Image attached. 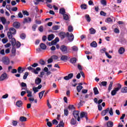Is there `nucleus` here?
Returning a JSON list of instances; mask_svg holds the SVG:
<instances>
[{
  "label": "nucleus",
  "instance_id": "f257e3e1",
  "mask_svg": "<svg viewBox=\"0 0 127 127\" xmlns=\"http://www.w3.org/2000/svg\"><path fill=\"white\" fill-rule=\"evenodd\" d=\"M28 70L29 71H32L33 73H34V74H38L39 72V71L41 70V68L39 67H37L36 69L33 68L31 66H29L27 67Z\"/></svg>",
  "mask_w": 127,
  "mask_h": 127
},
{
  "label": "nucleus",
  "instance_id": "f03ea898",
  "mask_svg": "<svg viewBox=\"0 0 127 127\" xmlns=\"http://www.w3.org/2000/svg\"><path fill=\"white\" fill-rule=\"evenodd\" d=\"M122 88V84L118 83V87L115 88L113 90L111 91L112 96H115L117 94V92H119L120 89Z\"/></svg>",
  "mask_w": 127,
  "mask_h": 127
},
{
  "label": "nucleus",
  "instance_id": "7ed1b4c3",
  "mask_svg": "<svg viewBox=\"0 0 127 127\" xmlns=\"http://www.w3.org/2000/svg\"><path fill=\"white\" fill-rule=\"evenodd\" d=\"M79 114L80 112H79V111H74L73 112V116L74 118H75V120H77V118L78 122H80V116H79Z\"/></svg>",
  "mask_w": 127,
  "mask_h": 127
},
{
  "label": "nucleus",
  "instance_id": "20e7f679",
  "mask_svg": "<svg viewBox=\"0 0 127 127\" xmlns=\"http://www.w3.org/2000/svg\"><path fill=\"white\" fill-rule=\"evenodd\" d=\"M60 50L64 54H67V53H68V48L64 45H63L60 47Z\"/></svg>",
  "mask_w": 127,
  "mask_h": 127
},
{
  "label": "nucleus",
  "instance_id": "39448f33",
  "mask_svg": "<svg viewBox=\"0 0 127 127\" xmlns=\"http://www.w3.org/2000/svg\"><path fill=\"white\" fill-rule=\"evenodd\" d=\"M66 37L69 41L72 42L74 40V35L72 33H66Z\"/></svg>",
  "mask_w": 127,
  "mask_h": 127
},
{
  "label": "nucleus",
  "instance_id": "423d86ee",
  "mask_svg": "<svg viewBox=\"0 0 127 127\" xmlns=\"http://www.w3.org/2000/svg\"><path fill=\"white\" fill-rule=\"evenodd\" d=\"M80 119H83V118H85L86 121H88V113L85 112H82L80 114Z\"/></svg>",
  "mask_w": 127,
  "mask_h": 127
},
{
  "label": "nucleus",
  "instance_id": "0eeeda50",
  "mask_svg": "<svg viewBox=\"0 0 127 127\" xmlns=\"http://www.w3.org/2000/svg\"><path fill=\"white\" fill-rule=\"evenodd\" d=\"M2 62L3 63V64H4V65H8L9 64V63H10L9 59H8V58H6V57L3 58Z\"/></svg>",
  "mask_w": 127,
  "mask_h": 127
},
{
  "label": "nucleus",
  "instance_id": "6e6552de",
  "mask_svg": "<svg viewBox=\"0 0 127 127\" xmlns=\"http://www.w3.org/2000/svg\"><path fill=\"white\" fill-rule=\"evenodd\" d=\"M6 79H8V76H7L6 73H2L0 76V81H4Z\"/></svg>",
  "mask_w": 127,
  "mask_h": 127
},
{
  "label": "nucleus",
  "instance_id": "1a4fd4ad",
  "mask_svg": "<svg viewBox=\"0 0 127 127\" xmlns=\"http://www.w3.org/2000/svg\"><path fill=\"white\" fill-rule=\"evenodd\" d=\"M74 76V74L73 73H69L67 76H65L64 77V80L66 81H68V80H70V79H72Z\"/></svg>",
  "mask_w": 127,
  "mask_h": 127
},
{
  "label": "nucleus",
  "instance_id": "9d476101",
  "mask_svg": "<svg viewBox=\"0 0 127 127\" xmlns=\"http://www.w3.org/2000/svg\"><path fill=\"white\" fill-rule=\"evenodd\" d=\"M59 36L61 39H64L66 36V34L64 32H61L59 34Z\"/></svg>",
  "mask_w": 127,
  "mask_h": 127
},
{
  "label": "nucleus",
  "instance_id": "9b49d317",
  "mask_svg": "<svg viewBox=\"0 0 127 127\" xmlns=\"http://www.w3.org/2000/svg\"><path fill=\"white\" fill-rule=\"evenodd\" d=\"M13 26L14 28L18 29L20 27V23L18 22H14L13 23Z\"/></svg>",
  "mask_w": 127,
  "mask_h": 127
},
{
  "label": "nucleus",
  "instance_id": "f8f14e48",
  "mask_svg": "<svg viewBox=\"0 0 127 127\" xmlns=\"http://www.w3.org/2000/svg\"><path fill=\"white\" fill-rule=\"evenodd\" d=\"M109 111H110V108H107L106 109L102 111V112H101V115L102 116H106V115H107V114H108V113H109Z\"/></svg>",
  "mask_w": 127,
  "mask_h": 127
},
{
  "label": "nucleus",
  "instance_id": "ddd939ff",
  "mask_svg": "<svg viewBox=\"0 0 127 127\" xmlns=\"http://www.w3.org/2000/svg\"><path fill=\"white\" fill-rule=\"evenodd\" d=\"M42 81L41 78L37 77L35 80V84H36V85H39L41 83Z\"/></svg>",
  "mask_w": 127,
  "mask_h": 127
},
{
  "label": "nucleus",
  "instance_id": "4468645a",
  "mask_svg": "<svg viewBox=\"0 0 127 127\" xmlns=\"http://www.w3.org/2000/svg\"><path fill=\"white\" fill-rule=\"evenodd\" d=\"M126 51V49L124 47H121L120 48L118 52L119 54L121 55H123L124 53H125V52Z\"/></svg>",
  "mask_w": 127,
  "mask_h": 127
},
{
  "label": "nucleus",
  "instance_id": "2eb2a0df",
  "mask_svg": "<svg viewBox=\"0 0 127 127\" xmlns=\"http://www.w3.org/2000/svg\"><path fill=\"white\" fill-rule=\"evenodd\" d=\"M61 61H64V62H66L67 60H68V56L66 55H63L61 58Z\"/></svg>",
  "mask_w": 127,
  "mask_h": 127
},
{
  "label": "nucleus",
  "instance_id": "dca6fc26",
  "mask_svg": "<svg viewBox=\"0 0 127 127\" xmlns=\"http://www.w3.org/2000/svg\"><path fill=\"white\" fill-rule=\"evenodd\" d=\"M23 22V23H28L29 22H31V18H30L29 17L25 18Z\"/></svg>",
  "mask_w": 127,
  "mask_h": 127
},
{
  "label": "nucleus",
  "instance_id": "f3484780",
  "mask_svg": "<svg viewBox=\"0 0 127 127\" xmlns=\"http://www.w3.org/2000/svg\"><path fill=\"white\" fill-rule=\"evenodd\" d=\"M9 32L13 34V35H14V34H16V30L14 28H10Z\"/></svg>",
  "mask_w": 127,
  "mask_h": 127
},
{
  "label": "nucleus",
  "instance_id": "a211bd4d",
  "mask_svg": "<svg viewBox=\"0 0 127 127\" xmlns=\"http://www.w3.org/2000/svg\"><path fill=\"white\" fill-rule=\"evenodd\" d=\"M19 121L22 122H26L27 121V118L24 116H21L20 117Z\"/></svg>",
  "mask_w": 127,
  "mask_h": 127
},
{
  "label": "nucleus",
  "instance_id": "6ab92c4d",
  "mask_svg": "<svg viewBox=\"0 0 127 127\" xmlns=\"http://www.w3.org/2000/svg\"><path fill=\"white\" fill-rule=\"evenodd\" d=\"M11 52L12 54H13L12 56H15V53H16V49H15L14 47H12Z\"/></svg>",
  "mask_w": 127,
  "mask_h": 127
},
{
  "label": "nucleus",
  "instance_id": "aec40b11",
  "mask_svg": "<svg viewBox=\"0 0 127 127\" xmlns=\"http://www.w3.org/2000/svg\"><path fill=\"white\" fill-rule=\"evenodd\" d=\"M107 127H114V122L112 121H108L107 123Z\"/></svg>",
  "mask_w": 127,
  "mask_h": 127
},
{
  "label": "nucleus",
  "instance_id": "412c9836",
  "mask_svg": "<svg viewBox=\"0 0 127 127\" xmlns=\"http://www.w3.org/2000/svg\"><path fill=\"white\" fill-rule=\"evenodd\" d=\"M16 105L17 107H18L19 108H20L22 106V101L20 100H18L16 102Z\"/></svg>",
  "mask_w": 127,
  "mask_h": 127
},
{
  "label": "nucleus",
  "instance_id": "4be33fe9",
  "mask_svg": "<svg viewBox=\"0 0 127 127\" xmlns=\"http://www.w3.org/2000/svg\"><path fill=\"white\" fill-rule=\"evenodd\" d=\"M90 46L91 47H94V48H96V47L98 46V44L97 43V42H96V41H93L90 44Z\"/></svg>",
  "mask_w": 127,
  "mask_h": 127
},
{
  "label": "nucleus",
  "instance_id": "5701e85b",
  "mask_svg": "<svg viewBox=\"0 0 127 127\" xmlns=\"http://www.w3.org/2000/svg\"><path fill=\"white\" fill-rule=\"evenodd\" d=\"M70 62L72 64H75L77 62V59L76 58H73L70 59Z\"/></svg>",
  "mask_w": 127,
  "mask_h": 127
},
{
  "label": "nucleus",
  "instance_id": "b1692460",
  "mask_svg": "<svg viewBox=\"0 0 127 127\" xmlns=\"http://www.w3.org/2000/svg\"><path fill=\"white\" fill-rule=\"evenodd\" d=\"M17 71L18 73H19V74H21V73H23V72L24 71V69L22 68V67H21V66H19L18 67Z\"/></svg>",
  "mask_w": 127,
  "mask_h": 127
},
{
  "label": "nucleus",
  "instance_id": "393cba45",
  "mask_svg": "<svg viewBox=\"0 0 127 127\" xmlns=\"http://www.w3.org/2000/svg\"><path fill=\"white\" fill-rule=\"evenodd\" d=\"M40 47L41 49H42L43 50H45L47 47L44 43H41L40 45Z\"/></svg>",
  "mask_w": 127,
  "mask_h": 127
},
{
  "label": "nucleus",
  "instance_id": "a878e982",
  "mask_svg": "<svg viewBox=\"0 0 127 127\" xmlns=\"http://www.w3.org/2000/svg\"><path fill=\"white\" fill-rule=\"evenodd\" d=\"M11 45L13 47H14V46L15 45V44H16V40H15V38H13L12 39H11Z\"/></svg>",
  "mask_w": 127,
  "mask_h": 127
},
{
  "label": "nucleus",
  "instance_id": "bb28decb",
  "mask_svg": "<svg viewBox=\"0 0 127 127\" xmlns=\"http://www.w3.org/2000/svg\"><path fill=\"white\" fill-rule=\"evenodd\" d=\"M93 92H94V95H98L100 93L97 87L93 88Z\"/></svg>",
  "mask_w": 127,
  "mask_h": 127
},
{
  "label": "nucleus",
  "instance_id": "cd10ccee",
  "mask_svg": "<svg viewBox=\"0 0 127 127\" xmlns=\"http://www.w3.org/2000/svg\"><path fill=\"white\" fill-rule=\"evenodd\" d=\"M59 12L61 13V14H63V15L66 13V11H65V9H64V8L60 9Z\"/></svg>",
  "mask_w": 127,
  "mask_h": 127
},
{
  "label": "nucleus",
  "instance_id": "c85d7f7f",
  "mask_svg": "<svg viewBox=\"0 0 127 127\" xmlns=\"http://www.w3.org/2000/svg\"><path fill=\"white\" fill-rule=\"evenodd\" d=\"M54 38V35L53 34L49 35L48 36V41H51Z\"/></svg>",
  "mask_w": 127,
  "mask_h": 127
},
{
  "label": "nucleus",
  "instance_id": "c756f323",
  "mask_svg": "<svg viewBox=\"0 0 127 127\" xmlns=\"http://www.w3.org/2000/svg\"><path fill=\"white\" fill-rule=\"evenodd\" d=\"M105 22L107 23H112L113 22V19L111 17H108L105 20Z\"/></svg>",
  "mask_w": 127,
  "mask_h": 127
},
{
  "label": "nucleus",
  "instance_id": "7c9ffc66",
  "mask_svg": "<svg viewBox=\"0 0 127 127\" xmlns=\"http://www.w3.org/2000/svg\"><path fill=\"white\" fill-rule=\"evenodd\" d=\"M44 93H45V90L42 91L41 92L39 93V97L40 99H42L43 95H44Z\"/></svg>",
  "mask_w": 127,
  "mask_h": 127
},
{
  "label": "nucleus",
  "instance_id": "2f4dec72",
  "mask_svg": "<svg viewBox=\"0 0 127 127\" xmlns=\"http://www.w3.org/2000/svg\"><path fill=\"white\" fill-rule=\"evenodd\" d=\"M113 84H114V82L111 81L108 87L109 92H111V90H112V87H113Z\"/></svg>",
  "mask_w": 127,
  "mask_h": 127
},
{
  "label": "nucleus",
  "instance_id": "473e14b6",
  "mask_svg": "<svg viewBox=\"0 0 127 127\" xmlns=\"http://www.w3.org/2000/svg\"><path fill=\"white\" fill-rule=\"evenodd\" d=\"M85 17L88 22H91V17H90V15H89L88 14H86L85 15Z\"/></svg>",
  "mask_w": 127,
  "mask_h": 127
},
{
  "label": "nucleus",
  "instance_id": "72a5a7b5",
  "mask_svg": "<svg viewBox=\"0 0 127 127\" xmlns=\"http://www.w3.org/2000/svg\"><path fill=\"white\" fill-rule=\"evenodd\" d=\"M83 89V86L81 85H78L76 87V90L78 93H80L81 92V90Z\"/></svg>",
  "mask_w": 127,
  "mask_h": 127
},
{
  "label": "nucleus",
  "instance_id": "f704fd0d",
  "mask_svg": "<svg viewBox=\"0 0 127 127\" xmlns=\"http://www.w3.org/2000/svg\"><path fill=\"white\" fill-rule=\"evenodd\" d=\"M108 84V82L107 81H102L101 83L99 84L100 86L102 87V86H103L104 87H106Z\"/></svg>",
  "mask_w": 127,
  "mask_h": 127
},
{
  "label": "nucleus",
  "instance_id": "c9c22d12",
  "mask_svg": "<svg viewBox=\"0 0 127 127\" xmlns=\"http://www.w3.org/2000/svg\"><path fill=\"white\" fill-rule=\"evenodd\" d=\"M90 34H95L96 33V30L93 28L89 29Z\"/></svg>",
  "mask_w": 127,
  "mask_h": 127
},
{
  "label": "nucleus",
  "instance_id": "e433bc0d",
  "mask_svg": "<svg viewBox=\"0 0 127 127\" xmlns=\"http://www.w3.org/2000/svg\"><path fill=\"white\" fill-rule=\"evenodd\" d=\"M12 35H13V34L10 33V32H8L7 33V35L9 39H12V38H12Z\"/></svg>",
  "mask_w": 127,
  "mask_h": 127
},
{
  "label": "nucleus",
  "instance_id": "4c0bfd02",
  "mask_svg": "<svg viewBox=\"0 0 127 127\" xmlns=\"http://www.w3.org/2000/svg\"><path fill=\"white\" fill-rule=\"evenodd\" d=\"M77 119H74V118H72L70 121V124L72 125L73 126L75 125L76 123H77Z\"/></svg>",
  "mask_w": 127,
  "mask_h": 127
},
{
  "label": "nucleus",
  "instance_id": "58836bf2",
  "mask_svg": "<svg viewBox=\"0 0 127 127\" xmlns=\"http://www.w3.org/2000/svg\"><path fill=\"white\" fill-rule=\"evenodd\" d=\"M0 20L2 23V24H5V23L6 22V19H5V18L3 17H1L0 18Z\"/></svg>",
  "mask_w": 127,
  "mask_h": 127
},
{
  "label": "nucleus",
  "instance_id": "ea45409f",
  "mask_svg": "<svg viewBox=\"0 0 127 127\" xmlns=\"http://www.w3.org/2000/svg\"><path fill=\"white\" fill-rule=\"evenodd\" d=\"M27 94V96L29 97H32V92L30 91V90H27L26 92Z\"/></svg>",
  "mask_w": 127,
  "mask_h": 127
},
{
  "label": "nucleus",
  "instance_id": "a19ab883",
  "mask_svg": "<svg viewBox=\"0 0 127 127\" xmlns=\"http://www.w3.org/2000/svg\"><path fill=\"white\" fill-rule=\"evenodd\" d=\"M121 93H127V87H124L121 89Z\"/></svg>",
  "mask_w": 127,
  "mask_h": 127
},
{
  "label": "nucleus",
  "instance_id": "79ce46f5",
  "mask_svg": "<svg viewBox=\"0 0 127 127\" xmlns=\"http://www.w3.org/2000/svg\"><path fill=\"white\" fill-rule=\"evenodd\" d=\"M56 127H64V123H63V121H61Z\"/></svg>",
  "mask_w": 127,
  "mask_h": 127
},
{
  "label": "nucleus",
  "instance_id": "37998d69",
  "mask_svg": "<svg viewBox=\"0 0 127 127\" xmlns=\"http://www.w3.org/2000/svg\"><path fill=\"white\" fill-rule=\"evenodd\" d=\"M59 28H60V27L57 25L54 26L52 27L53 30H58V29H59Z\"/></svg>",
  "mask_w": 127,
  "mask_h": 127
},
{
  "label": "nucleus",
  "instance_id": "c03bdc74",
  "mask_svg": "<svg viewBox=\"0 0 127 127\" xmlns=\"http://www.w3.org/2000/svg\"><path fill=\"white\" fill-rule=\"evenodd\" d=\"M20 37L21 39H25V38H26V35H25V34L24 33L21 34L20 35Z\"/></svg>",
  "mask_w": 127,
  "mask_h": 127
},
{
  "label": "nucleus",
  "instance_id": "a18cd8bd",
  "mask_svg": "<svg viewBox=\"0 0 127 127\" xmlns=\"http://www.w3.org/2000/svg\"><path fill=\"white\" fill-rule=\"evenodd\" d=\"M120 8V6H117L116 4L114 5V6L113 7V11H117L118 9Z\"/></svg>",
  "mask_w": 127,
  "mask_h": 127
},
{
  "label": "nucleus",
  "instance_id": "49530a36",
  "mask_svg": "<svg viewBox=\"0 0 127 127\" xmlns=\"http://www.w3.org/2000/svg\"><path fill=\"white\" fill-rule=\"evenodd\" d=\"M71 49L72 51H74V52L78 51V47L76 46H74L72 47Z\"/></svg>",
  "mask_w": 127,
  "mask_h": 127
},
{
  "label": "nucleus",
  "instance_id": "de8ad7c7",
  "mask_svg": "<svg viewBox=\"0 0 127 127\" xmlns=\"http://www.w3.org/2000/svg\"><path fill=\"white\" fill-rule=\"evenodd\" d=\"M80 7L81 9H87V4H83L81 5Z\"/></svg>",
  "mask_w": 127,
  "mask_h": 127
},
{
  "label": "nucleus",
  "instance_id": "09e8293b",
  "mask_svg": "<svg viewBox=\"0 0 127 127\" xmlns=\"http://www.w3.org/2000/svg\"><path fill=\"white\" fill-rule=\"evenodd\" d=\"M28 75H29L28 72H25L24 75H23V79L24 80H26V79L27 78V76H28Z\"/></svg>",
  "mask_w": 127,
  "mask_h": 127
},
{
  "label": "nucleus",
  "instance_id": "8fccbe9b",
  "mask_svg": "<svg viewBox=\"0 0 127 127\" xmlns=\"http://www.w3.org/2000/svg\"><path fill=\"white\" fill-rule=\"evenodd\" d=\"M64 20H69V16L66 14H64Z\"/></svg>",
  "mask_w": 127,
  "mask_h": 127
},
{
  "label": "nucleus",
  "instance_id": "3c124183",
  "mask_svg": "<svg viewBox=\"0 0 127 127\" xmlns=\"http://www.w3.org/2000/svg\"><path fill=\"white\" fill-rule=\"evenodd\" d=\"M22 12L24 15H27V16H28V15H29V13L27 10H23Z\"/></svg>",
  "mask_w": 127,
  "mask_h": 127
},
{
  "label": "nucleus",
  "instance_id": "603ef678",
  "mask_svg": "<svg viewBox=\"0 0 127 127\" xmlns=\"http://www.w3.org/2000/svg\"><path fill=\"white\" fill-rule=\"evenodd\" d=\"M29 101H30V102H33V101H34V102H35L36 104H37V99L34 100V98H29Z\"/></svg>",
  "mask_w": 127,
  "mask_h": 127
},
{
  "label": "nucleus",
  "instance_id": "864d4df0",
  "mask_svg": "<svg viewBox=\"0 0 127 127\" xmlns=\"http://www.w3.org/2000/svg\"><path fill=\"white\" fill-rule=\"evenodd\" d=\"M68 109L69 110H75V107L73 105H69L68 107Z\"/></svg>",
  "mask_w": 127,
  "mask_h": 127
},
{
  "label": "nucleus",
  "instance_id": "5fc2aeb1",
  "mask_svg": "<svg viewBox=\"0 0 127 127\" xmlns=\"http://www.w3.org/2000/svg\"><path fill=\"white\" fill-rule=\"evenodd\" d=\"M68 30L69 32H72L73 31V26L71 25L68 26Z\"/></svg>",
  "mask_w": 127,
  "mask_h": 127
},
{
  "label": "nucleus",
  "instance_id": "6e6d98bb",
  "mask_svg": "<svg viewBox=\"0 0 127 127\" xmlns=\"http://www.w3.org/2000/svg\"><path fill=\"white\" fill-rule=\"evenodd\" d=\"M101 3L103 4V5H107V1L106 0H101Z\"/></svg>",
  "mask_w": 127,
  "mask_h": 127
},
{
  "label": "nucleus",
  "instance_id": "4d7b16f0",
  "mask_svg": "<svg viewBox=\"0 0 127 127\" xmlns=\"http://www.w3.org/2000/svg\"><path fill=\"white\" fill-rule=\"evenodd\" d=\"M52 124L53 125H55L56 126H57L58 125V121L56 119L53 120L52 121Z\"/></svg>",
  "mask_w": 127,
  "mask_h": 127
},
{
  "label": "nucleus",
  "instance_id": "13d9d810",
  "mask_svg": "<svg viewBox=\"0 0 127 127\" xmlns=\"http://www.w3.org/2000/svg\"><path fill=\"white\" fill-rule=\"evenodd\" d=\"M64 116H68L69 115V111H68V109H64Z\"/></svg>",
  "mask_w": 127,
  "mask_h": 127
},
{
  "label": "nucleus",
  "instance_id": "bf43d9fd",
  "mask_svg": "<svg viewBox=\"0 0 127 127\" xmlns=\"http://www.w3.org/2000/svg\"><path fill=\"white\" fill-rule=\"evenodd\" d=\"M39 63L40 64H41V65H45V62L44 61H43V60L41 59L40 60Z\"/></svg>",
  "mask_w": 127,
  "mask_h": 127
},
{
  "label": "nucleus",
  "instance_id": "052dcab7",
  "mask_svg": "<svg viewBox=\"0 0 127 127\" xmlns=\"http://www.w3.org/2000/svg\"><path fill=\"white\" fill-rule=\"evenodd\" d=\"M12 124L14 127H16L17 126V121L13 120L12 121Z\"/></svg>",
  "mask_w": 127,
  "mask_h": 127
},
{
  "label": "nucleus",
  "instance_id": "680f3d73",
  "mask_svg": "<svg viewBox=\"0 0 127 127\" xmlns=\"http://www.w3.org/2000/svg\"><path fill=\"white\" fill-rule=\"evenodd\" d=\"M51 58L54 60H57L58 59V56H56V55H53L51 57Z\"/></svg>",
  "mask_w": 127,
  "mask_h": 127
},
{
  "label": "nucleus",
  "instance_id": "e2e57ef3",
  "mask_svg": "<svg viewBox=\"0 0 127 127\" xmlns=\"http://www.w3.org/2000/svg\"><path fill=\"white\" fill-rule=\"evenodd\" d=\"M15 45L17 48H19V47H20V46H21V44H20V42H17L16 43Z\"/></svg>",
  "mask_w": 127,
  "mask_h": 127
},
{
  "label": "nucleus",
  "instance_id": "0e129e2a",
  "mask_svg": "<svg viewBox=\"0 0 127 127\" xmlns=\"http://www.w3.org/2000/svg\"><path fill=\"white\" fill-rule=\"evenodd\" d=\"M37 28V25L34 24L32 26V29H33V31H35L36 30V28Z\"/></svg>",
  "mask_w": 127,
  "mask_h": 127
},
{
  "label": "nucleus",
  "instance_id": "69168bd1",
  "mask_svg": "<svg viewBox=\"0 0 127 127\" xmlns=\"http://www.w3.org/2000/svg\"><path fill=\"white\" fill-rule=\"evenodd\" d=\"M109 113L110 114V116H114V112H113V108H110V111H109Z\"/></svg>",
  "mask_w": 127,
  "mask_h": 127
},
{
  "label": "nucleus",
  "instance_id": "338daca9",
  "mask_svg": "<svg viewBox=\"0 0 127 127\" xmlns=\"http://www.w3.org/2000/svg\"><path fill=\"white\" fill-rule=\"evenodd\" d=\"M33 91L35 93H37V92H38L39 90H38L37 87H33Z\"/></svg>",
  "mask_w": 127,
  "mask_h": 127
},
{
  "label": "nucleus",
  "instance_id": "774afa93",
  "mask_svg": "<svg viewBox=\"0 0 127 127\" xmlns=\"http://www.w3.org/2000/svg\"><path fill=\"white\" fill-rule=\"evenodd\" d=\"M114 32L115 33H120V30L118 29L117 28H116L114 29Z\"/></svg>",
  "mask_w": 127,
  "mask_h": 127
}]
</instances>
